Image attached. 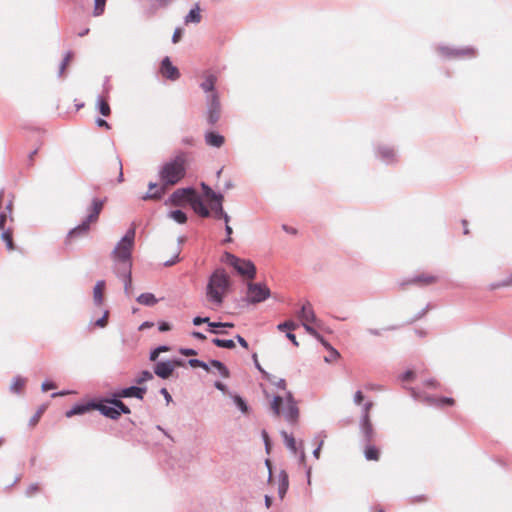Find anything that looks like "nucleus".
Listing matches in <instances>:
<instances>
[{"label": "nucleus", "instance_id": "f257e3e1", "mask_svg": "<svg viewBox=\"0 0 512 512\" xmlns=\"http://www.w3.org/2000/svg\"><path fill=\"white\" fill-rule=\"evenodd\" d=\"M186 159L183 154H179L169 161L165 162L159 170V179L161 185L154 192H147L141 198L142 200H159L165 194L168 187L176 185L186 175Z\"/></svg>", "mask_w": 512, "mask_h": 512}, {"label": "nucleus", "instance_id": "f03ea898", "mask_svg": "<svg viewBox=\"0 0 512 512\" xmlns=\"http://www.w3.org/2000/svg\"><path fill=\"white\" fill-rule=\"evenodd\" d=\"M231 287V280L223 268L215 269L208 278L206 285V299L216 307H220L226 293Z\"/></svg>", "mask_w": 512, "mask_h": 512}, {"label": "nucleus", "instance_id": "7ed1b4c3", "mask_svg": "<svg viewBox=\"0 0 512 512\" xmlns=\"http://www.w3.org/2000/svg\"><path fill=\"white\" fill-rule=\"evenodd\" d=\"M136 230L130 227L126 234L117 242L111 256L115 262L114 268H132V250L134 247Z\"/></svg>", "mask_w": 512, "mask_h": 512}, {"label": "nucleus", "instance_id": "20e7f679", "mask_svg": "<svg viewBox=\"0 0 512 512\" xmlns=\"http://www.w3.org/2000/svg\"><path fill=\"white\" fill-rule=\"evenodd\" d=\"M224 261L232 266L238 274L250 280L256 276V267L251 260L241 259L230 252H225L223 255Z\"/></svg>", "mask_w": 512, "mask_h": 512}, {"label": "nucleus", "instance_id": "39448f33", "mask_svg": "<svg viewBox=\"0 0 512 512\" xmlns=\"http://www.w3.org/2000/svg\"><path fill=\"white\" fill-rule=\"evenodd\" d=\"M206 120L209 125H215L221 117L222 105L219 94L205 96Z\"/></svg>", "mask_w": 512, "mask_h": 512}, {"label": "nucleus", "instance_id": "423d86ee", "mask_svg": "<svg viewBox=\"0 0 512 512\" xmlns=\"http://www.w3.org/2000/svg\"><path fill=\"white\" fill-rule=\"evenodd\" d=\"M439 54L446 59H462L473 58L476 56L477 51L473 47L456 48L446 45H439L437 47Z\"/></svg>", "mask_w": 512, "mask_h": 512}, {"label": "nucleus", "instance_id": "0eeeda50", "mask_svg": "<svg viewBox=\"0 0 512 512\" xmlns=\"http://www.w3.org/2000/svg\"><path fill=\"white\" fill-rule=\"evenodd\" d=\"M271 295L270 289L264 283L247 284V301L251 304H257L265 301Z\"/></svg>", "mask_w": 512, "mask_h": 512}, {"label": "nucleus", "instance_id": "6e6552de", "mask_svg": "<svg viewBox=\"0 0 512 512\" xmlns=\"http://www.w3.org/2000/svg\"><path fill=\"white\" fill-rule=\"evenodd\" d=\"M374 154L376 159L386 165H391L397 162V150L394 146L389 144L380 143L374 148Z\"/></svg>", "mask_w": 512, "mask_h": 512}, {"label": "nucleus", "instance_id": "1a4fd4ad", "mask_svg": "<svg viewBox=\"0 0 512 512\" xmlns=\"http://www.w3.org/2000/svg\"><path fill=\"white\" fill-rule=\"evenodd\" d=\"M285 402L286 407L283 410L285 419L290 423L297 422L299 417V409L297 407V402L290 391L286 392Z\"/></svg>", "mask_w": 512, "mask_h": 512}, {"label": "nucleus", "instance_id": "9d476101", "mask_svg": "<svg viewBox=\"0 0 512 512\" xmlns=\"http://www.w3.org/2000/svg\"><path fill=\"white\" fill-rule=\"evenodd\" d=\"M176 365H181V361L166 360L157 362L154 366V374L162 379H168L173 374Z\"/></svg>", "mask_w": 512, "mask_h": 512}, {"label": "nucleus", "instance_id": "9b49d317", "mask_svg": "<svg viewBox=\"0 0 512 512\" xmlns=\"http://www.w3.org/2000/svg\"><path fill=\"white\" fill-rule=\"evenodd\" d=\"M147 391V387L132 385L130 387H125L122 389H119L118 391L114 392L112 395L118 397V398H131L134 397L139 400H143L144 395Z\"/></svg>", "mask_w": 512, "mask_h": 512}, {"label": "nucleus", "instance_id": "f8f14e48", "mask_svg": "<svg viewBox=\"0 0 512 512\" xmlns=\"http://www.w3.org/2000/svg\"><path fill=\"white\" fill-rule=\"evenodd\" d=\"M192 323L195 326H199L201 324L206 323L209 326L211 333L221 334V335L227 334V332L224 330H216L215 329L216 327H234V324L231 322H211L209 317H201V316L194 317L192 320Z\"/></svg>", "mask_w": 512, "mask_h": 512}, {"label": "nucleus", "instance_id": "ddd939ff", "mask_svg": "<svg viewBox=\"0 0 512 512\" xmlns=\"http://www.w3.org/2000/svg\"><path fill=\"white\" fill-rule=\"evenodd\" d=\"M106 198L99 199L93 198L90 206L87 208V216L85 217L86 222L95 223L98 221L99 215L104 207Z\"/></svg>", "mask_w": 512, "mask_h": 512}, {"label": "nucleus", "instance_id": "4468645a", "mask_svg": "<svg viewBox=\"0 0 512 512\" xmlns=\"http://www.w3.org/2000/svg\"><path fill=\"white\" fill-rule=\"evenodd\" d=\"M160 71L164 77L172 81H175L180 77L178 68L172 64L168 56L162 59Z\"/></svg>", "mask_w": 512, "mask_h": 512}, {"label": "nucleus", "instance_id": "2eb2a0df", "mask_svg": "<svg viewBox=\"0 0 512 512\" xmlns=\"http://www.w3.org/2000/svg\"><path fill=\"white\" fill-rule=\"evenodd\" d=\"M95 410L99 411L103 416L111 420L119 419V412L117 407L107 403L106 399H102L98 402L96 401Z\"/></svg>", "mask_w": 512, "mask_h": 512}, {"label": "nucleus", "instance_id": "dca6fc26", "mask_svg": "<svg viewBox=\"0 0 512 512\" xmlns=\"http://www.w3.org/2000/svg\"><path fill=\"white\" fill-rule=\"evenodd\" d=\"M195 194V189L192 187H186V188H180L175 190L170 195V202L174 205H179L182 203V201L186 200L189 202V199Z\"/></svg>", "mask_w": 512, "mask_h": 512}, {"label": "nucleus", "instance_id": "f3484780", "mask_svg": "<svg viewBox=\"0 0 512 512\" xmlns=\"http://www.w3.org/2000/svg\"><path fill=\"white\" fill-rule=\"evenodd\" d=\"M117 277L122 279L124 284V292L127 296L132 293V268H114Z\"/></svg>", "mask_w": 512, "mask_h": 512}, {"label": "nucleus", "instance_id": "a211bd4d", "mask_svg": "<svg viewBox=\"0 0 512 512\" xmlns=\"http://www.w3.org/2000/svg\"><path fill=\"white\" fill-rule=\"evenodd\" d=\"M189 204L191 208L197 213L199 216L207 218L210 216V211L206 207L205 203L201 199V197L195 192L191 199H189Z\"/></svg>", "mask_w": 512, "mask_h": 512}, {"label": "nucleus", "instance_id": "6ab92c4d", "mask_svg": "<svg viewBox=\"0 0 512 512\" xmlns=\"http://www.w3.org/2000/svg\"><path fill=\"white\" fill-rule=\"evenodd\" d=\"M95 407H96V401H94V400L89 401L88 403H85V404L78 403V404H75L71 409L66 411L65 416L67 418H71L75 415H83L92 409L95 410Z\"/></svg>", "mask_w": 512, "mask_h": 512}, {"label": "nucleus", "instance_id": "aec40b11", "mask_svg": "<svg viewBox=\"0 0 512 512\" xmlns=\"http://www.w3.org/2000/svg\"><path fill=\"white\" fill-rule=\"evenodd\" d=\"M217 77L214 74H208L204 80L200 83V88L205 93V96L210 94H219L216 90Z\"/></svg>", "mask_w": 512, "mask_h": 512}, {"label": "nucleus", "instance_id": "412c9836", "mask_svg": "<svg viewBox=\"0 0 512 512\" xmlns=\"http://www.w3.org/2000/svg\"><path fill=\"white\" fill-rule=\"evenodd\" d=\"M298 317L302 323H316L315 312L309 302H306L298 312Z\"/></svg>", "mask_w": 512, "mask_h": 512}, {"label": "nucleus", "instance_id": "4be33fe9", "mask_svg": "<svg viewBox=\"0 0 512 512\" xmlns=\"http://www.w3.org/2000/svg\"><path fill=\"white\" fill-rule=\"evenodd\" d=\"M204 137L205 143L214 148H220L225 142L224 136L214 131L206 132Z\"/></svg>", "mask_w": 512, "mask_h": 512}, {"label": "nucleus", "instance_id": "5701e85b", "mask_svg": "<svg viewBox=\"0 0 512 512\" xmlns=\"http://www.w3.org/2000/svg\"><path fill=\"white\" fill-rule=\"evenodd\" d=\"M360 432L366 443H370L373 440L375 432L370 419H366V421L360 420Z\"/></svg>", "mask_w": 512, "mask_h": 512}, {"label": "nucleus", "instance_id": "b1692460", "mask_svg": "<svg viewBox=\"0 0 512 512\" xmlns=\"http://www.w3.org/2000/svg\"><path fill=\"white\" fill-rule=\"evenodd\" d=\"M278 496L282 500L289 488V477L286 471L281 470L278 475Z\"/></svg>", "mask_w": 512, "mask_h": 512}, {"label": "nucleus", "instance_id": "393cba45", "mask_svg": "<svg viewBox=\"0 0 512 512\" xmlns=\"http://www.w3.org/2000/svg\"><path fill=\"white\" fill-rule=\"evenodd\" d=\"M423 401H425L428 405L431 406H437V407H443L445 405H453L454 399L450 397H432V396H426L424 397Z\"/></svg>", "mask_w": 512, "mask_h": 512}, {"label": "nucleus", "instance_id": "a878e982", "mask_svg": "<svg viewBox=\"0 0 512 512\" xmlns=\"http://www.w3.org/2000/svg\"><path fill=\"white\" fill-rule=\"evenodd\" d=\"M90 225L91 223L86 222V219H84L79 225L68 232V237L73 238L85 235L90 230Z\"/></svg>", "mask_w": 512, "mask_h": 512}, {"label": "nucleus", "instance_id": "bb28decb", "mask_svg": "<svg viewBox=\"0 0 512 512\" xmlns=\"http://www.w3.org/2000/svg\"><path fill=\"white\" fill-rule=\"evenodd\" d=\"M106 402L117 407L119 417L121 416V414L131 413L130 408L124 402L121 401V398L112 395L110 398H106Z\"/></svg>", "mask_w": 512, "mask_h": 512}, {"label": "nucleus", "instance_id": "cd10ccee", "mask_svg": "<svg viewBox=\"0 0 512 512\" xmlns=\"http://www.w3.org/2000/svg\"><path fill=\"white\" fill-rule=\"evenodd\" d=\"M105 281L99 280L96 282L93 289V301L94 304L100 306L103 303V290L105 288Z\"/></svg>", "mask_w": 512, "mask_h": 512}, {"label": "nucleus", "instance_id": "c85d7f7f", "mask_svg": "<svg viewBox=\"0 0 512 512\" xmlns=\"http://www.w3.org/2000/svg\"><path fill=\"white\" fill-rule=\"evenodd\" d=\"M437 281V277L432 275L420 274L413 278H411L408 283L409 284H420L422 286L429 285Z\"/></svg>", "mask_w": 512, "mask_h": 512}, {"label": "nucleus", "instance_id": "c756f323", "mask_svg": "<svg viewBox=\"0 0 512 512\" xmlns=\"http://www.w3.org/2000/svg\"><path fill=\"white\" fill-rule=\"evenodd\" d=\"M26 384V379L22 376H15L10 384V392L14 394H20Z\"/></svg>", "mask_w": 512, "mask_h": 512}, {"label": "nucleus", "instance_id": "7c9ffc66", "mask_svg": "<svg viewBox=\"0 0 512 512\" xmlns=\"http://www.w3.org/2000/svg\"><path fill=\"white\" fill-rule=\"evenodd\" d=\"M184 21L186 24L194 23L198 24L201 21V14H200V8L198 4L195 5L194 8H192L189 13L185 16Z\"/></svg>", "mask_w": 512, "mask_h": 512}, {"label": "nucleus", "instance_id": "2f4dec72", "mask_svg": "<svg viewBox=\"0 0 512 512\" xmlns=\"http://www.w3.org/2000/svg\"><path fill=\"white\" fill-rule=\"evenodd\" d=\"M201 189L205 197L209 198L211 201L214 200H223L224 196L221 193L215 192L209 185L202 182Z\"/></svg>", "mask_w": 512, "mask_h": 512}, {"label": "nucleus", "instance_id": "473e14b6", "mask_svg": "<svg viewBox=\"0 0 512 512\" xmlns=\"http://www.w3.org/2000/svg\"><path fill=\"white\" fill-rule=\"evenodd\" d=\"M137 302L145 306H154L158 300L152 293H142L137 297Z\"/></svg>", "mask_w": 512, "mask_h": 512}, {"label": "nucleus", "instance_id": "72a5a7b5", "mask_svg": "<svg viewBox=\"0 0 512 512\" xmlns=\"http://www.w3.org/2000/svg\"><path fill=\"white\" fill-rule=\"evenodd\" d=\"M0 238L5 242L6 247L9 251H12L15 249L14 242H13V233H12L11 229L2 230Z\"/></svg>", "mask_w": 512, "mask_h": 512}, {"label": "nucleus", "instance_id": "f704fd0d", "mask_svg": "<svg viewBox=\"0 0 512 512\" xmlns=\"http://www.w3.org/2000/svg\"><path fill=\"white\" fill-rule=\"evenodd\" d=\"M96 105H97L98 110L101 115H103L105 117L110 115V113H111L110 106H109L108 102L102 96L97 97Z\"/></svg>", "mask_w": 512, "mask_h": 512}, {"label": "nucleus", "instance_id": "c9c22d12", "mask_svg": "<svg viewBox=\"0 0 512 512\" xmlns=\"http://www.w3.org/2000/svg\"><path fill=\"white\" fill-rule=\"evenodd\" d=\"M209 365H211L212 367L217 369V371L223 378L229 377V375H230L229 370L221 361L212 359V360H210Z\"/></svg>", "mask_w": 512, "mask_h": 512}, {"label": "nucleus", "instance_id": "e433bc0d", "mask_svg": "<svg viewBox=\"0 0 512 512\" xmlns=\"http://www.w3.org/2000/svg\"><path fill=\"white\" fill-rule=\"evenodd\" d=\"M281 435L284 439V442H285V445L286 447L293 453L295 454L297 452V445H296V441H295V438L292 436V435H289L287 432L285 431H282L281 432Z\"/></svg>", "mask_w": 512, "mask_h": 512}, {"label": "nucleus", "instance_id": "4c0bfd02", "mask_svg": "<svg viewBox=\"0 0 512 512\" xmlns=\"http://www.w3.org/2000/svg\"><path fill=\"white\" fill-rule=\"evenodd\" d=\"M366 460L377 461L379 459V451L375 446L367 445L364 450Z\"/></svg>", "mask_w": 512, "mask_h": 512}, {"label": "nucleus", "instance_id": "58836bf2", "mask_svg": "<svg viewBox=\"0 0 512 512\" xmlns=\"http://www.w3.org/2000/svg\"><path fill=\"white\" fill-rule=\"evenodd\" d=\"M212 343L220 348H227V349H233L235 348V342L232 339H220V338H214L212 339Z\"/></svg>", "mask_w": 512, "mask_h": 512}, {"label": "nucleus", "instance_id": "ea45409f", "mask_svg": "<svg viewBox=\"0 0 512 512\" xmlns=\"http://www.w3.org/2000/svg\"><path fill=\"white\" fill-rule=\"evenodd\" d=\"M511 285H512V274L503 280L496 281V282L489 284V290H496V289H499L502 287H508Z\"/></svg>", "mask_w": 512, "mask_h": 512}, {"label": "nucleus", "instance_id": "a19ab883", "mask_svg": "<svg viewBox=\"0 0 512 512\" xmlns=\"http://www.w3.org/2000/svg\"><path fill=\"white\" fill-rule=\"evenodd\" d=\"M284 399L283 397L276 395L274 396L272 402H271V409L274 413V415L279 416L281 413V405L283 404Z\"/></svg>", "mask_w": 512, "mask_h": 512}, {"label": "nucleus", "instance_id": "79ce46f5", "mask_svg": "<svg viewBox=\"0 0 512 512\" xmlns=\"http://www.w3.org/2000/svg\"><path fill=\"white\" fill-rule=\"evenodd\" d=\"M153 379V374L148 371V370H143L142 372L139 373V375L135 378L134 380V383L137 385V386H140L141 384H143L144 382L146 381H149V380H152Z\"/></svg>", "mask_w": 512, "mask_h": 512}, {"label": "nucleus", "instance_id": "37998d69", "mask_svg": "<svg viewBox=\"0 0 512 512\" xmlns=\"http://www.w3.org/2000/svg\"><path fill=\"white\" fill-rule=\"evenodd\" d=\"M232 400L234 402V404L237 406V408L242 412V413H247L248 410H249V407L246 403V401L239 395H233L232 396Z\"/></svg>", "mask_w": 512, "mask_h": 512}, {"label": "nucleus", "instance_id": "c03bdc74", "mask_svg": "<svg viewBox=\"0 0 512 512\" xmlns=\"http://www.w3.org/2000/svg\"><path fill=\"white\" fill-rule=\"evenodd\" d=\"M170 217L179 224H183L187 221V216L185 212H183L180 209L171 211Z\"/></svg>", "mask_w": 512, "mask_h": 512}, {"label": "nucleus", "instance_id": "a18cd8bd", "mask_svg": "<svg viewBox=\"0 0 512 512\" xmlns=\"http://www.w3.org/2000/svg\"><path fill=\"white\" fill-rule=\"evenodd\" d=\"M316 340L319 341L326 350L332 353L333 358H338L340 356L339 352L334 347H332V345L327 340H325L322 335H320V338H316Z\"/></svg>", "mask_w": 512, "mask_h": 512}, {"label": "nucleus", "instance_id": "49530a36", "mask_svg": "<svg viewBox=\"0 0 512 512\" xmlns=\"http://www.w3.org/2000/svg\"><path fill=\"white\" fill-rule=\"evenodd\" d=\"M170 350V347L167 346V345H160L158 347H156L155 349H153L151 352H150V355H149V360L150 361H156L157 358L159 357V354L161 352H167Z\"/></svg>", "mask_w": 512, "mask_h": 512}, {"label": "nucleus", "instance_id": "de8ad7c7", "mask_svg": "<svg viewBox=\"0 0 512 512\" xmlns=\"http://www.w3.org/2000/svg\"><path fill=\"white\" fill-rule=\"evenodd\" d=\"M222 201L223 200H214V201H212L211 210L213 211V216L216 219H218L219 215L224 212Z\"/></svg>", "mask_w": 512, "mask_h": 512}, {"label": "nucleus", "instance_id": "09e8293b", "mask_svg": "<svg viewBox=\"0 0 512 512\" xmlns=\"http://www.w3.org/2000/svg\"><path fill=\"white\" fill-rule=\"evenodd\" d=\"M188 364L193 367V368H196V367H201L202 369L206 370V371H209L210 368H209V364L200 360V359H196V358H191L188 360Z\"/></svg>", "mask_w": 512, "mask_h": 512}, {"label": "nucleus", "instance_id": "8fccbe9b", "mask_svg": "<svg viewBox=\"0 0 512 512\" xmlns=\"http://www.w3.org/2000/svg\"><path fill=\"white\" fill-rule=\"evenodd\" d=\"M296 328H297V324L292 320H288V321H285V322L277 325V329L279 331L289 330L291 332V330H294Z\"/></svg>", "mask_w": 512, "mask_h": 512}, {"label": "nucleus", "instance_id": "3c124183", "mask_svg": "<svg viewBox=\"0 0 512 512\" xmlns=\"http://www.w3.org/2000/svg\"><path fill=\"white\" fill-rule=\"evenodd\" d=\"M94 11H93V15L94 16H100L103 14L104 12V9H105V3L106 1L104 0H94Z\"/></svg>", "mask_w": 512, "mask_h": 512}, {"label": "nucleus", "instance_id": "603ef678", "mask_svg": "<svg viewBox=\"0 0 512 512\" xmlns=\"http://www.w3.org/2000/svg\"><path fill=\"white\" fill-rule=\"evenodd\" d=\"M372 406L373 403L371 401H368L363 404L360 420L366 421V419H370L369 411L372 408Z\"/></svg>", "mask_w": 512, "mask_h": 512}, {"label": "nucleus", "instance_id": "864d4df0", "mask_svg": "<svg viewBox=\"0 0 512 512\" xmlns=\"http://www.w3.org/2000/svg\"><path fill=\"white\" fill-rule=\"evenodd\" d=\"M72 57V52H67L65 57L63 58L62 62L60 63V66H59V71H58V75L59 76H62L70 59Z\"/></svg>", "mask_w": 512, "mask_h": 512}, {"label": "nucleus", "instance_id": "5fc2aeb1", "mask_svg": "<svg viewBox=\"0 0 512 512\" xmlns=\"http://www.w3.org/2000/svg\"><path fill=\"white\" fill-rule=\"evenodd\" d=\"M253 360H254L255 367L263 374L265 379L268 381H271L272 374H269L261 367L260 363L258 362L257 354H253Z\"/></svg>", "mask_w": 512, "mask_h": 512}, {"label": "nucleus", "instance_id": "6e6d98bb", "mask_svg": "<svg viewBox=\"0 0 512 512\" xmlns=\"http://www.w3.org/2000/svg\"><path fill=\"white\" fill-rule=\"evenodd\" d=\"M45 409H46V406H45V405L41 406V407L37 410V412H36V413H35V414L30 418V420H29V424H30L31 426H33V425H35L36 423H38V421H39V419H40V417H41L42 413L45 411Z\"/></svg>", "mask_w": 512, "mask_h": 512}, {"label": "nucleus", "instance_id": "4d7b16f0", "mask_svg": "<svg viewBox=\"0 0 512 512\" xmlns=\"http://www.w3.org/2000/svg\"><path fill=\"white\" fill-rule=\"evenodd\" d=\"M393 329H395V327L390 326V327H385V328H380V329L368 328L366 331L370 335L381 336L384 331L393 330Z\"/></svg>", "mask_w": 512, "mask_h": 512}, {"label": "nucleus", "instance_id": "13d9d810", "mask_svg": "<svg viewBox=\"0 0 512 512\" xmlns=\"http://www.w3.org/2000/svg\"><path fill=\"white\" fill-rule=\"evenodd\" d=\"M109 311L106 310L101 318L95 321V326L104 328L107 325Z\"/></svg>", "mask_w": 512, "mask_h": 512}, {"label": "nucleus", "instance_id": "bf43d9fd", "mask_svg": "<svg viewBox=\"0 0 512 512\" xmlns=\"http://www.w3.org/2000/svg\"><path fill=\"white\" fill-rule=\"evenodd\" d=\"M39 491V485L37 483H32L30 484L26 491H25V495L27 497H32L35 493H37Z\"/></svg>", "mask_w": 512, "mask_h": 512}, {"label": "nucleus", "instance_id": "052dcab7", "mask_svg": "<svg viewBox=\"0 0 512 512\" xmlns=\"http://www.w3.org/2000/svg\"><path fill=\"white\" fill-rule=\"evenodd\" d=\"M302 326L306 332L313 336L315 339L320 338V334L310 325V323H302Z\"/></svg>", "mask_w": 512, "mask_h": 512}, {"label": "nucleus", "instance_id": "680f3d73", "mask_svg": "<svg viewBox=\"0 0 512 512\" xmlns=\"http://www.w3.org/2000/svg\"><path fill=\"white\" fill-rule=\"evenodd\" d=\"M56 388V384L51 382V381H44L42 384H41V390L43 392H46L48 390H51V389H55Z\"/></svg>", "mask_w": 512, "mask_h": 512}, {"label": "nucleus", "instance_id": "e2e57ef3", "mask_svg": "<svg viewBox=\"0 0 512 512\" xmlns=\"http://www.w3.org/2000/svg\"><path fill=\"white\" fill-rule=\"evenodd\" d=\"M179 353L184 356H194L197 355V351L192 348H180Z\"/></svg>", "mask_w": 512, "mask_h": 512}, {"label": "nucleus", "instance_id": "0e129e2a", "mask_svg": "<svg viewBox=\"0 0 512 512\" xmlns=\"http://www.w3.org/2000/svg\"><path fill=\"white\" fill-rule=\"evenodd\" d=\"M12 210H13V201H12V199H11V200H9V201H8V203L5 205L4 210H3V211H5V212L7 213V215L9 216V219H10L11 221H13Z\"/></svg>", "mask_w": 512, "mask_h": 512}, {"label": "nucleus", "instance_id": "69168bd1", "mask_svg": "<svg viewBox=\"0 0 512 512\" xmlns=\"http://www.w3.org/2000/svg\"><path fill=\"white\" fill-rule=\"evenodd\" d=\"M415 373L412 370H407L401 375L402 381H410L414 378Z\"/></svg>", "mask_w": 512, "mask_h": 512}, {"label": "nucleus", "instance_id": "338daca9", "mask_svg": "<svg viewBox=\"0 0 512 512\" xmlns=\"http://www.w3.org/2000/svg\"><path fill=\"white\" fill-rule=\"evenodd\" d=\"M181 36H182V29L181 28H176L174 30V33L172 35V42L173 43H178L181 39Z\"/></svg>", "mask_w": 512, "mask_h": 512}, {"label": "nucleus", "instance_id": "774afa93", "mask_svg": "<svg viewBox=\"0 0 512 512\" xmlns=\"http://www.w3.org/2000/svg\"><path fill=\"white\" fill-rule=\"evenodd\" d=\"M158 329L160 332H167L171 330V324L166 321H162L159 323Z\"/></svg>", "mask_w": 512, "mask_h": 512}]
</instances>
